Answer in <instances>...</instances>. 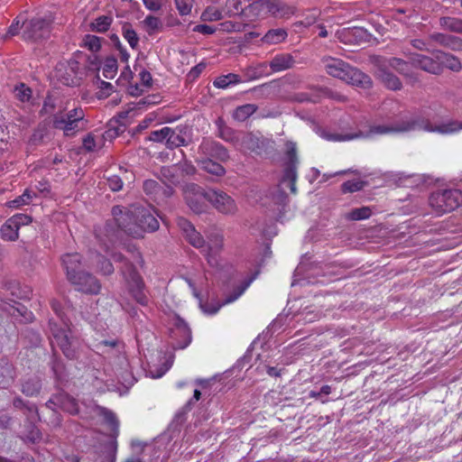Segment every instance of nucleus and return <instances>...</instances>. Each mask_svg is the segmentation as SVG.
<instances>
[{
    "label": "nucleus",
    "instance_id": "1",
    "mask_svg": "<svg viewBox=\"0 0 462 462\" xmlns=\"http://www.w3.org/2000/svg\"><path fill=\"white\" fill-rule=\"evenodd\" d=\"M462 129V124L449 120L440 124H433L427 117L422 116H405L390 125H374L371 128L372 134H402L412 131H426L440 134H450Z\"/></svg>",
    "mask_w": 462,
    "mask_h": 462
},
{
    "label": "nucleus",
    "instance_id": "2",
    "mask_svg": "<svg viewBox=\"0 0 462 462\" xmlns=\"http://www.w3.org/2000/svg\"><path fill=\"white\" fill-rule=\"evenodd\" d=\"M322 62L326 72L331 77L364 89H369L373 86V81L368 75L340 59L326 57Z\"/></svg>",
    "mask_w": 462,
    "mask_h": 462
},
{
    "label": "nucleus",
    "instance_id": "3",
    "mask_svg": "<svg viewBox=\"0 0 462 462\" xmlns=\"http://www.w3.org/2000/svg\"><path fill=\"white\" fill-rule=\"evenodd\" d=\"M60 303L56 300L51 302V308L57 316L62 321L61 325L52 320L50 321V330L51 334V346H57L60 348L63 355L69 359L77 357L76 338L72 336V332L69 324L64 320L63 314L60 309Z\"/></svg>",
    "mask_w": 462,
    "mask_h": 462
},
{
    "label": "nucleus",
    "instance_id": "4",
    "mask_svg": "<svg viewBox=\"0 0 462 462\" xmlns=\"http://www.w3.org/2000/svg\"><path fill=\"white\" fill-rule=\"evenodd\" d=\"M429 203L437 215H443L457 208L462 204V192L459 189H443L433 192Z\"/></svg>",
    "mask_w": 462,
    "mask_h": 462
},
{
    "label": "nucleus",
    "instance_id": "5",
    "mask_svg": "<svg viewBox=\"0 0 462 462\" xmlns=\"http://www.w3.org/2000/svg\"><path fill=\"white\" fill-rule=\"evenodd\" d=\"M122 274L134 300L141 305H146L148 299L143 291L144 283L134 266L126 263L125 267L122 269Z\"/></svg>",
    "mask_w": 462,
    "mask_h": 462
},
{
    "label": "nucleus",
    "instance_id": "6",
    "mask_svg": "<svg viewBox=\"0 0 462 462\" xmlns=\"http://www.w3.org/2000/svg\"><path fill=\"white\" fill-rule=\"evenodd\" d=\"M134 207V206H132L130 208H125L121 206H115L112 208V215L118 228L133 237H138L140 229L135 226Z\"/></svg>",
    "mask_w": 462,
    "mask_h": 462
},
{
    "label": "nucleus",
    "instance_id": "7",
    "mask_svg": "<svg viewBox=\"0 0 462 462\" xmlns=\"http://www.w3.org/2000/svg\"><path fill=\"white\" fill-rule=\"evenodd\" d=\"M185 200L189 208L196 214L206 210L208 190L205 191L200 186L195 183H187L183 187Z\"/></svg>",
    "mask_w": 462,
    "mask_h": 462
},
{
    "label": "nucleus",
    "instance_id": "8",
    "mask_svg": "<svg viewBox=\"0 0 462 462\" xmlns=\"http://www.w3.org/2000/svg\"><path fill=\"white\" fill-rule=\"evenodd\" d=\"M208 201L223 215L234 216L238 212L235 199L223 190L208 189Z\"/></svg>",
    "mask_w": 462,
    "mask_h": 462
},
{
    "label": "nucleus",
    "instance_id": "9",
    "mask_svg": "<svg viewBox=\"0 0 462 462\" xmlns=\"http://www.w3.org/2000/svg\"><path fill=\"white\" fill-rule=\"evenodd\" d=\"M51 31V21L42 17H34L23 23V37L27 41H38L47 38Z\"/></svg>",
    "mask_w": 462,
    "mask_h": 462
},
{
    "label": "nucleus",
    "instance_id": "10",
    "mask_svg": "<svg viewBox=\"0 0 462 462\" xmlns=\"http://www.w3.org/2000/svg\"><path fill=\"white\" fill-rule=\"evenodd\" d=\"M198 153L200 157H209V159H215L220 162H226L229 160L227 149L211 138L202 139L198 148Z\"/></svg>",
    "mask_w": 462,
    "mask_h": 462
},
{
    "label": "nucleus",
    "instance_id": "11",
    "mask_svg": "<svg viewBox=\"0 0 462 462\" xmlns=\"http://www.w3.org/2000/svg\"><path fill=\"white\" fill-rule=\"evenodd\" d=\"M431 53L432 56L411 53V63L414 69H420L429 74L439 76L441 75V65L439 62V55H436V50Z\"/></svg>",
    "mask_w": 462,
    "mask_h": 462
},
{
    "label": "nucleus",
    "instance_id": "12",
    "mask_svg": "<svg viewBox=\"0 0 462 462\" xmlns=\"http://www.w3.org/2000/svg\"><path fill=\"white\" fill-rule=\"evenodd\" d=\"M287 158L288 162L284 169L283 176L282 178V184L289 183L290 190L291 193H296V180H297V164L298 158L296 154V145L293 143L287 144Z\"/></svg>",
    "mask_w": 462,
    "mask_h": 462
},
{
    "label": "nucleus",
    "instance_id": "13",
    "mask_svg": "<svg viewBox=\"0 0 462 462\" xmlns=\"http://www.w3.org/2000/svg\"><path fill=\"white\" fill-rule=\"evenodd\" d=\"M134 216H135V226L140 229L138 237L143 236L144 232H154L159 228V222L149 208L134 206Z\"/></svg>",
    "mask_w": 462,
    "mask_h": 462
},
{
    "label": "nucleus",
    "instance_id": "14",
    "mask_svg": "<svg viewBox=\"0 0 462 462\" xmlns=\"http://www.w3.org/2000/svg\"><path fill=\"white\" fill-rule=\"evenodd\" d=\"M207 241L204 240L201 253L207 257L208 263L215 266L217 264V255L223 247V236L218 232H212L207 236Z\"/></svg>",
    "mask_w": 462,
    "mask_h": 462
},
{
    "label": "nucleus",
    "instance_id": "15",
    "mask_svg": "<svg viewBox=\"0 0 462 462\" xmlns=\"http://www.w3.org/2000/svg\"><path fill=\"white\" fill-rule=\"evenodd\" d=\"M374 64L376 66L375 75L384 87L391 90H400L402 88L400 79L388 70L390 67L383 62V57H376Z\"/></svg>",
    "mask_w": 462,
    "mask_h": 462
},
{
    "label": "nucleus",
    "instance_id": "16",
    "mask_svg": "<svg viewBox=\"0 0 462 462\" xmlns=\"http://www.w3.org/2000/svg\"><path fill=\"white\" fill-rule=\"evenodd\" d=\"M69 282L77 287L78 291L89 294H97L100 291L99 281L88 273L83 271L76 274Z\"/></svg>",
    "mask_w": 462,
    "mask_h": 462
},
{
    "label": "nucleus",
    "instance_id": "17",
    "mask_svg": "<svg viewBox=\"0 0 462 462\" xmlns=\"http://www.w3.org/2000/svg\"><path fill=\"white\" fill-rule=\"evenodd\" d=\"M52 126L55 129L61 130L64 136L73 137L78 133L86 130L88 126V121L87 119L67 123L62 119L60 114H54L52 116Z\"/></svg>",
    "mask_w": 462,
    "mask_h": 462
},
{
    "label": "nucleus",
    "instance_id": "18",
    "mask_svg": "<svg viewBox=\"0 0 462 462\" xmlns=\"http://www.w3.org/2000/svg\"><path fill=\"white\" fill-rule=\"evenodd\" d=\"M96 348L101 355H106L109 357L112 356H116L119 359V365L121 367H127L128 361L126 360L125 356L122 355L124 353V346L121 342L117 340H102L96 345Z\"/></svg>",
    "mask_w": 462,
    "mask_h": 462
},
{
    "label": "nucleus",
    "instance_id": "19",
    "mask_svg": "<svg viewBox=\"0 0 462 462\" xmlns=\"http://www.w3.org/2000/svg\"><path fill=\"white\" fill-rule=\"evenodd\" d=\"M408 59H410V57ZM383 62H385L388 67L409 79L411 82L419 81L418 74L412 70L413 66L411 63V60H404L400 58L393 57L389 59L383 58Z\"/></svg>",
    "mask_w": 462,
    "mask_h": 462
},
{
    "label": "nucleus",
    "instance_id": "20",
    "mask_svg": "<svg viewBox=\"0 0 462 462\" xmlns=\"http://www.w3.org/2000/svg\"><path fill=\"white\" fill-rule=\"evenodd\" d=\"M268 15V0H253L244 10L245 22H255Z\"/></svg>",
    "mask_w": 462,
    "mask_h": 462
},
{
    "label": "nucleus",
    "instance_id": "21",
    "mask_svg": "<svg viewBox=\"0 0 462 462\" xmlns=\"http://www.w3.org/2000/svg\"><path fill=\"white\" fill-rule=\"evenodd\" d=\"M251 281H245L242 284H240L239 286H237L232 293H230L229 295H227L221 303H217V304H208V303H206V304H200V307L202 309V310L205 312V313H208V314H216L219 309L224 306V305H226V304H229L235 300H236L247 289V287L249 286Z\"/></svg>",
    "mask_w": 462,
    "mask_h": 462
},
{
    "label": "nucleus",
    "instance_id": "22",
    "mask_svg": "<svg viewBox=\"0 0 462 462\" xmlns=\"http://www.w3.org/2000/svg\"><path fill=\"white\" fill-rule=\"evenodd\" d=\"M429 40L453 51H462V39L454 35L433 32L429 35Z\"/></svg>",
    "mask_w": 462,
    "mask_h": 462
},
{
    "label": "nucleus",
    "instance_id": "23",
    "mask_svg": "<svg viewBox=\"0 0 462 462\" xmlns=\"http://www.w3.org/2000/svg\"><path fill=\"white\" fill-rule=\"evenodd\" d=\"M289 188V183L282 184V181L280 182L279 186L276 188V189L272 193V201L276 206V209L278 211V214L275 216L276 220L278 221H283L284 214H285V208L287 207L288 202V196L283 190V188Z\"/></svg>",
    "mask_w": 462,
    "mask_h": 462
},
{
    "label": "nucleus",
    "instance_id": "24",
    "mask_svg": "<svg viewBox=\"0 0 462 462\" xmlns=\"http://www.w3.org/2000/svg\"><path fill=\"white\" fill-rule=\"evenodd\" d=\"M295 8L280 0H268V15L284 19L294 14Z\"/></svg>",
    "mask_w": 462,
    "mask_h": 462
},
{
    "label": "nucleus",
    "instance_id": "25",
    "mask_svg": "<svg viewBox=\"0 0 462 462\" xmlns=\"http://www.w3.org/2000/svg\"><path fill=\"white\" fill-rule=\"evenodd\" d=\"M295 60L290 53L276 54L268 63L271 74L281 72L293 67Z\"/></svg>",
    "mask_w": 462,
    "mask_h": 462
},
{
    "label": "nucleus",
    "instance_id": "26",
    "mask_svg": "<svg viewBox=\"0 0 462 462\" xmlns=\"http://www.w3.org/2000/svg\"><path fill=\"white\" fill-rule=\"evenodd\" d=\"M50 402H54L57 408H60L70 414L79 412V404L77 401L66 393H60L51 398Z\"/></svg>",
    "mask_w": 462,
    "mask_h": 462
},
{
    "label": "nucleus",
    "instance_id": "27",
    "mask_svg": "<svg viewBox=\"0 0 462 462\" xmlns=\"http://www.w3.org/2000/svg\"><path fill=\"white\" fill-rule=\"evenodd\" d=\"M160 179L163 183H165L168 186L170 189V194H171L172 189L170 188V186H177L180 184L182 181L178 164L162 167L160 170Z\"/></svg>",
    "mask_w": 462,
    "mask_h": 462
},
{
    "label": "nucleus",
    "instance_id": "28",
    "mask_svg": "<svg viewBox=\"0 0 462 462\" xmlns=\"http://www.w3.org/2000/svg\"><path fill=\"white\" fill-rule=\"evenodd\" d=\"M61 260L69 281L76 277V274L81 272V257L79 254H64Z\"/></svg>",
    "mask_w": 462,
    "mask_h": 462
},
{
    "label": "nucleus",
    "instance_id": "29",
    "mask_svg": "<svg viewBox=\"0 0 462 462\" xmlns=\"http://www.w3.org/2000/svg\"><path fill=\"white\" fill-rule=\"evenodd\" d=\"M436 55H439V62L441 65V74L445 68L455 72H458L462 69V64L459 59L455 55L439 50H436Z\"/></svg>",
    "mask_w": 462,
    "mask_h": 462
},
{
    "label": "nucleus",
    "instance_id": "30",
    "mask_svg": "<svg viewBox=\"0 0 462 462\" xmlns=\"http://www.w3.org/2000/svg\"><path fill=\"white\" fill-rule=\"evenodd\" d=\"M197 162L200 165L201 169L212 175L221 177L226 173L225 168L219 162L209 159V157H199Z\"/></svg>",
    "mask_w": 462,
    "mask_h": 462
},
{
    "label": "nucleus",
    "instance_id": "31",
    "mask_svg": "<svg viewBox=\"0 0 462 462\" xmlns=\"http://www.w3.org/2000/svg\"><path fill=\"white\" fill-rule=\"evenodd\" d=\"M41 389L42 383L37 376H31L21 381V392L26 396H35Z\"/></svg>",
    "mask_w": 462,
    "mask_h": 462
},
{
    "label": "nucleus",
    "instance_id": "32",
    "mask_svg": "<svg viewBox=\"0 0 462 462\" xmlns=\"http://www.w3.org/2000/svg\"><path fill=\"white\" fill-rule=\"evenodd\" d=\"M245 75L247 79L254 80L260 79L262 77L270 76L271 72L269 70L267 62H259L251 66H248L245 69Z\"/></svg>",
    "mask_w": 462,
    "mask_h": 462
},
{
    "label": "nucleus",
    "instance_id": "33",
    "mask_svg": "<svg viewBox=\"0 0 462 462\" xmlns=\"http://www.w3.org/2000/svg\"><path fill=\"white\" fill-rule=\"evenodd\" d=\"M236 145H239L241 149L251 151L256 153H259L260 150L262 149V143L260 139L251 133L245 134L239 139V143Z\"/></svg>",
    "mask_w": 462,
    "mask_h": 462
},
{
    "label": "nucleus",
    "instance_id": "34",
    "mask_svg": "<svg viewBox=\"0 0 462 462\" xmlns=\"http://www.w3.org/2000/svg\"><path fill=\"white\" fill-rule=\"evenodd\" d=\"M17 224L8 218L1 226L0 234L5 241H16L19 237Z\"/></svg>",
    "mask_w": 462,
    "mask_h": 462
},
{
    "label": "nucleus",
    "instance_id": "35",
    "mask_svg": "<svg viewBox=\"0 0 462 462\" xmlns=\"http://www.w3.org/2000/svg\"><path fill=\"white\" fill-rule=\"evenodd\" d=\"M288 32L283 28L269 30L262 38V42L267 44H278L286 40Z\"/></svg>",
    "mask_w": 462,
    "mask_h": 462
},
{
    "label": "nucleus",
    "instance_id": "36",
    "mask_svg": "<svg viewBox=\"0 0 462 462\" xmlns=\"http://www.w3.org/2000/svg\"><path fill=\"white\" fill-rule=\"evenodd\" d=\"M439 26L445 31L462 33V19L457 17L442 16L439 18Z\"/></svg>",
    "mask_w": 462,
    "mask_h": 462
},
{
    "label": "nucleus",
    "instance_id": "37",
    "mask_svg": "<svg viewBox=\"0 0 462 462\" xmlns=\"http://www.w3.org/2000/svg\"><path fill=\"white\" fill-rule=\"evenodd\" d=\"M226 17L241 16L244 20V10L242 0H226L225 5L222 7Z\"/></svg>",
    "mask_w": 462,
    "mask_h": 462
},
{
    "label": "nucleus",
    "instance_id": "38",
    "mask_svg": "<svg viewBox=\"0 0 462 462\" xmlns=\"http://www.w3.org/2000/svg\"><path fill=\"white\" fill-rule=\"evenodd\" d=\"M97 415L102 417L105 422L110 426L111 430L115 432V434L117 435L119 422L116 417V414L112 411L101 406L97 407Z\"/></svg>",
    "mask_w": 462,
    "mask_h": 462
},
{
    "label": "nucleus",
    "instance_id": "39",
    "mask_svg": "<svg viewBox=\"0 0 462 462\" xmlns=\"http://www.w3.org/2000/svg\"><path fill=\"white\" fill-rule=\"evenodd\" d=\"M113 23L111 15H100L90 23L89 28L92 32L103 33L109 30Z\"/></svg>",
    "mask_w": 462,
    "mask_h": 462
},
{
    "label": "nucleus",
    "instance_id": "40",
    "mask_svg": "<svg viewBox=\"0 0 462 462\" xmlns=\"http://www.w3.org/2000/svg\"><path fill=\"white\" fill-rule=\"evenodd\" d=\"M257 108L258 106L254 104H245L237 106L233 113V117L236 121L243 122L252 116Z\"/></svg>",
    "mask_w": 462,
    "mask_h": 462
},
{
    "label": "nucleus",
    "instance_id": "41",
    "mask_svg": "<svg viewBox=\"0 0 462 462\" xmlns=\"http://www.w3.org/2000/svg\"><path fill=\"white\" fill-rule=\"evenodd\" d=\"M186 144L187 143L184 136L182 135V130L178 128H171L166 146L170 149H173Z\"/></svg>",
    "mask_w": 462,
    "mask_h": 462
},
{
    "label": "nucleus",
    "instance_id": "42",
    "mask_svg": "<svg viewBox=\"0 0 462 462\" xmlns=\"http://www.w3.org/2000/svg\"><path fill=\"white\" fill-rule=\"evenodd\" d=\"M176 330L174 333H180L185 337V341L182 344L179 345L180 348L186 347L191 341V331L188 326V324L181 319H177L176 323Z\"/></svg>",
    "mask_w": 462,
    "mask_h": 462
},
{
    "label": "nucleus",
    "instance_id": "43",
    "mask_svg": "<svg viewBox=\"0 0 462 462\" xmlns=\"http://www.w3.org/2000/svg\"><path fill=\"white\" fill-rule=\"evenodd\" d=\"M226 17L223 8L218 9L215 6H208L201 14V20L205 22L219 21Z\"/></svg>",
    "mask_w": 462,
    "mask_h": 462
},
{
    "label": "nucleus",
    "instance_id": "44",
    "mask_svg": "<svg viewBox=\"0 0 462 462\" xmlns=\"http://www.w3.org/2000/svg\"><path fill=\"white\" fill-rule=\"evenodd\" d=\"M241 81L240 77L234 73L221 76L214 81V86L218 88H226L231 84H236Z\"/></svg>",
    "mask_w": 462,
    "mask_h": 462
},
{
    "label": "nucleus",
    "instance_id": "45",
    "mask_svg": "<svg viewBox=\"0 0 462 462\" xmlns=\"http://www.w3.org/2000/svg\"><path fill=\"white\" fill-rule=\"evenodd\" d=\"M62 119L67 123H72L79 120L86 119L85 112L81 107H76L71 110H69L66 113H59Z\"/></svg>",
    "mask_w": 462,
    "mask_h": 462
},
{
    "label": "nucleus",
    "instance_id": "46",
    "mask_svg": "<svg viewBox=\"0 0 462 462\" xmlns=\"http://www.w3.org/2000/svg\"><path fill=\"white\" fill-rule=\"evenodd\" d=\"M217 136L224 140L225 142L233 143L236 145L239 143L240 137L236 135V131L226 126L225 128L220 129V131H217Z\"/></svg>",
    "mask_w": 462,
    "mask_h": 462
},
{
    "label": "nucleus",
    "instance_id": "47",
    "mask_svg": "<svg viewBox=\"0 0 462 462\" xmlns=\"http://www.w3.org/2000/svg\"><path fill=\"white\" fill-rule=\"evenodd\" d=\"M117 71V60L115 57H107L103 66V76L106 79H113Z\"/></svg>",
    "mask_w": 462,
    "mask_h": 462
},
{
    "label": "nucleus",
    "instance_id": "48",
    "mask_svg": "<svg viewBox=\"0 0 462 462\" xmlns=\"http://www.w3.org/2000/svg\"><path fill=\"white\" fill-rule=\"evenodd\" d=\"M366 184V181L360 180H347L342 184L341 190L343 193H353L363 189Z\"/></svg>",
    "mask_w": 462,
    "mask_h": 462
},
{
    "label": "nucleus",
    "instance_id": "49",
    "mask_svg": "<svg viewBox=\"0 0 462 462\" xmlns=\"http://www.w3.org/2000/svg\"><path fill=\"white\" fill-rule=\"evenodd\" d=\"M35 196V193L32 191H30L28 189H25L24 192L16 198L15 199L8 202V206L10 208H19L23 205H28L32 198Z\"/></svg>",
    "mask_w": 462,
    "mask_h": 462
},
{
    "label": "nucleus",
    "instance_id": "50",
    "mask_svg": "<svg viewBox=\"0 0 462 462\" xmlns=\"http://www.w3.org/2000/svg\"><path fill=\"white\" fill-rule=\"evenodd\" d=\"M123 36L127 41L131 48L136 49L139 42V37L135 31L128 24L123 27Z\"/></svg>",
    "mask_w": 462,
    "mask_h": 462
},
{
    "label": "nucleus",
    "instance_id": "51",
    "mask_svg": "<svg viewBox=\"0 0 462 462\" xmlns=\"http://www.w3.org/2000/svg\"><path fill=\"white\" fill-rule=\"evenodd\" d=\"M13 368L9 365L2 366L0 370V387H6L14 380Z\"/></svg>",
    "mask_w": 462,
    "mask_h": 462
},
{
    "label": "nucleus",
    "instance_id": "52",
    "mask_svg": "<svg viewBox=\"0 0 462 462\" xmlns=\"http://www.w3.org/2000/svg\"><path fill=\"white\" fill-rule=\"evenodd\" d=\"M171 132V127L165 126L160 130L152 131L150 134L149 140L152 142L162 143L165 142L167 144L168 135Z\"/></svg>",
    "mask_w": 462,
    "mask_h": 462
},
{
    "label": "nucleus",
    "instance_id": "53",
    "mask_svg": "<svg viewBox=\"0 0 462 462\" xmlns=\"http://www.w3.org/2000/svg\"><path fill=\"white\" fill-rule=\"evenodd\" d=\"M101 39L96 35L88 34L85 36L83 42L84 46L88 48L92 52H97L101 48Z\"/></svg>",
    "mask_w": 462,
    "mask_h": 462
},
{
    "label": "nucleus",
    "instance_id": "54",
    "mask_svg": "<svg viewBox=\"0 0 462 462\" xmlns=\"http://www.w3.org/2000/svg\"><path fill=\"white\" fill-rule=\"evenodd\" d=\"M186 240L194 247L199 249L201 252L204 243V238L201 235L194 229L191 233L185 236Z\"/></svg>",
    "mask_w": 462,
    "mask_h": 462
},
{
    "label": "nucleus",
    "instance_id": "55",
    "mask_svg": "<svg viewBox=\"0 0 462 462\" xmlns=\"http://www.w3.org/2000/svg\"><path fill=\"white\" fill-rule=\"evenodd\" d=\"M371 209L368 207L355 208L349 213V218L352 220L366 219L371 216Z\"/></svg>",
    "mask_w": 462,
    "mask_h": 462
},
{
    "label": "nucleus",
    "instance_id": "56",
    "mask_svg": "<svg viewBox=\"0 0 462 462\" xmlns=\"http://www.w3.org/2000/svg\"><path fill=\"white\" fill-rule=\"evenodd\" d=\"M23 412L27 418L28 422L35 423L36 421L40 420L38 409L35 404L29 402L26 406V409L23 410Z\"/></svg>",
    "mask_w": 462,
    "mask_h": 462
},
{
    "label": "nucleus",
    "instance_id": "57",
    "mask_svg": "<svg viewBox=\"0 0 462 462\" xmlns=\"http://www.w3.org/2000/svg\"><path fill=\"white\" fill-rule=\"evenodd\" d=\"M321 136L324 139L328 140V141L342 142V141H346V140L354 139V138L357 137L358 135L357 134H355V135H350V134L342 135V134H331V133L323 131L321 133Z\"/></svg>",
    "mask_w": 462,
    "mask_h": 462
},
{
    "label": "nucleus",
    "instance_id": "58",
    "mask_svg": "<svg viewBox=\"0 0 462 462\" xmlns=\"http://www.w3.org/2000/svg\"><path fill=\"white\" fill-rule=\"evenodd\" d=\"M175 5L180 15H187L191 11L193 0H175Z\"/></svg>",
    "mask_w": 462,
    "mask_h": 462
},
{
    "label": "nucleus",
    "instance_id": "59",
    "mask_svg": "<svg viewBox=\"0 0 462 462\" xmlns=\"http://www.w3.org/2000/svg\"><path fill=\"white\" fill-rule=\"evenodd\" d=\"M32 96V90L30 88L25 87L24 84H21L15 88V97L22 102L29 101Z\"/></svg>",
    "mask_w": 462,
    "mask_h": 462
},
{
    "label": "nucleus",
    "instance_id": "60",
    "mask_svg": "<svg viewBox=\"0 0 462 462\" xmlns=\"http://www.w3.org/2000/svg\"><path fill=\"white\" fill-rule=\"evenodd\" d=\"M82 147L88 152L96 151L97 143L95 140V135L92 133H88L86 136H84L82 140Z\"/></svg>",
    "mask_w": 462,
    "mask_h": 462
},
{
    "label": "nucleus",
    "instance_id": "61",
    "mask_svg": "<svg viewBox=\"0 0 462 462\" xmlns=\"http://www.w3.org/2000/svg\"><path fill=\"white\" fill-rule=\"evenodd\" d=\"M246 25V23H235L231 21L220 23L222 30L226 32H242L245 30Z\"/></svg>",
    "mask_w": 462,
    "mask_h": 462
},
{
    "label": "nucleus",
    "instance_id": "62",
    "mask_svg": "<svg viewBox=\"0 0 462 462\" xmlns=\"http://www.w3.org/2000/svg\"><path fill=\"white\" fill-rule=\"evenodd\" d=\"M98 269L103 274L106 275L114 273V266L111 262L100 255H98Z\"/></svg>",
    "mask_w": 462,
    "mask_h": 462
},
{
    "label": "nucleus",
    "instance_id": "63",
    "mask_svg": "<svg viewBox=\"0 0 462 462\" xmlns=\"http://www.w3.org/2000/svg\"><path fill=\"white\" fill-rule=\"evenodd\" d=\"M28 432H27V439L32 442H36L40 440L41 439V432L35 426V423L28 422Z\"/></svg>",
    "mask_w": 462,
    "mask_h": 462
},
{
    "label": "nucleus",
    "instance_id": "64",
    "mask_svg": "<svg viewBox=\"0 0 462 462\" xmlns=\"http://www.w3.org/2000/svg\"><path fill=\"white\" fill-rule=\"evenodd\" d=\"M160 189L159 183L153 180H146L143 182V190L146 194H156Z\"/></svg>",
    "mask_w": 462,
    "mask_h": 462
}]
</instances>
